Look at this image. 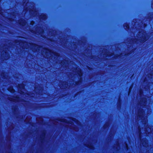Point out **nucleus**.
Segmentation results:
<instances>
[{
  "label": "nucleus",
  "instance_id": "f257e3e1",
  "mask_svg": "<svg viewBox=\"0 0 153 153\" xmlns=\"http://www.w3.org/2000/svg\"><path fill=\"white\" fill-rule=\"evenodd\" d=\"M146 112V110H145V111L144 112L142 109H140L137 111L136 114L137 116V120L138 121L141 120L142 122L144 125L145 126V134L147 135L148 134H150L151 135H152L151 133L152 131L153 130L152 127L151 126H148L147 127V125L146 124L147 123V116L145 115V112Z\"/></svg>",
  "mask_w": 153,
  "mask_h": 153
},
{
  "label": "nucleus",
  "instance_id": "f03ea898",
  "mask_svg": "<svg viewBox=\"0 0 153 153\" xmlns=\"http://www.w3.org/2000/svg\"><path fill=\"white\" fill-rule=\"evenodd\" d=\"M45 54L47 56L51 57H53V56H55V65L56 66L55 71V82L56 83H57V48L56 46L55 47L56 51L54 52L51 50L47 48H45Z\"/></svg>",
  "mask_w": 153,
  "mask_h": 153
},
{
  "label": "nucleus",
  "instance_id": "7ed1b4c3",
  "mask_svg": "<svg viewBox=\"0 0 153 153\" xmlns=\"http://www.w3.org/2000/svg\"><path fill=\"white\" fill-rule=\"evenodd\" d=\"M67 123L68 125H67L70 127V128L76 131L75 128V127L74 126H75V124L79 125V122L78 120L75 119H72L71 120V119L70 120H68Z\"/></svg>",
  "mask_w": 153,
  "mask_h": 153
},
{
  "label": "nucleus",
  "instance_id": "20e7f679",
  "mask_svg": "<svg viewBox=\"0 0 153 153\" xmlns=\"http://www.w3.org/2000/svg\"><path fill=\"white\" fill-rule=\"evenodd\" d=\"M141 129L139 127V134L140 136V139L141 140V143L142 145L145 147H147L148 146V142L147 141L146 139H144L143 140H141L142 137L143 136L142 135Z\"/></svg>",
  "mask_w": 153,
  "mask_h": 153
},
{
  "label": "nucleus",
  "instance_id": "39448f33",
  "mask_svg": "<svg viewBox=\"0 0 153 153\" xmlns=\"http://www.w3.org/2000/svg\"><path fill=\"white\" fill-rule=\"evenodd\" d=\"M142 34V35L141 36V41L142 42H145L146 40V33L144 31H143L141 32H140L139 33V36H140V35Z\"/></svg>",
  "mask_w": 153,
  "mask_h": 153
},
{
  "label": "nucleus",
  "instance_id": "423d86ee",
  "mask_svg": "<svg viewBox=\"0 0 153 153\" xmlns=\"http://www.w3.org/2000/svg\"><path fill=\"white\" fill-rule=\"evenodd\" d=\"M47 17L46 14L43 13L40 15L39 18L40 20H45L46 19Z\"/></svg>",
  "mask_w": 153,
  "mask_h": 153
},
{
  "label": "nucleus",
  "instance_id": "0eeeda50",
  "mask_svg": "<svg viewBox=\"0 0 153 153\" xmlns=\"http://www.w3.org/2000/svg\"><path fill=\"white\" fill-rule=\"evenodd\" d=\"M146 100L145 98H144L142 99V101L140 102V105L142 106L143 108H144L143 106H145L146 105Z\"/></svg>",
  "mask_w": 153,
  "mask_h": 153
},
{
  "label": "nucleus",
  "instance_id": "6e6552de",
  "mask_svg": "<svg viewBox=\"0 0 153 153\" xmlns=\"http://www.w3.org/2000/svg\"><path fill=\"white\" fill-rule=\"evenodd\" d=\"M26 23V22L25 20L22 18L21 19V21L19 22V25L22 26H24L25 25Z\"/></svg>",
  "mask_w": 153,
  "mask_h": 153
},
{
  "label": "nucleus",
  "instance_id": "1a4fd4ad",
  "mask_svg": "<svg viewBox=\"0 0 153 153\" xmlns=\"http://www.w3.org/2000/svg\"><path fill=\"white\" fill-rule=\"evenodd\" d=\"M59 86L62 89H65L67 88L68 86V85L67 84L66 82H63L62 85L59 84Z\"/></svg>",
  "mask_w": 153,
  "mask_h": 153
},
{
  "label": "nucleus",
  "instance_id": "9d476101",
  "mask_svg": "<svg viewBox=\"0 0 153 153\" xmlns=\"http://www.w3.org/2000/svg\"><path fill=\"white\" fill-rule=\"evenodd\" d=\"M55 36H56V39H55V44L56 46L57 47V39L56 38V36H57V29L56 28L55 29Z\"/></svg>",
  "mask_w": 153,
  "mask_h": 153
},
{
  "label": "nucleus",
  "instance_id": "9b49d317",
  "mask_svg": "<svg viewBox=\"0 0 153 153\" xmlns=\"http://www.w3.org/2000/svg\"><path fill=\"white\" fill-rule=\"evenodd\" d=\"M76 71L78 75L79 76H81L82 75V71L79 68L77 69L76 70Z\"/></svg>",
  "mask_w": 153,
  "mask_h": 153
},
{
  "label": "nucleus",
  "instance_id": "f8f14e48",
  "mask_svg": "<svg viewBox=\"0 0 153 153\" xmlns=\"http://www.w3.org/2000/svg\"><path fill=\"white\" fill-rule=\"evenodd\" d=\"M8 91L11 93H13L16 92L15 90L13 89V87H10L8 88Z\"/></svg>",
  "mask_w": 153,
  "mask_h": 153
},
{
  "label": "nucleus",
  "instance_id": "ddd939ff",
  "mask_svg": "<svg viewBox=\"0 0 153 153\" xmlns=\"http://www.w3.org/2000/svg\"><path fill=\"white\" fill-rule=\"evenodd\" d=\"M31 45H32L33 46L35 47H37L38 48H40L41 47V45H37L35 43H32L31 44Z\"/></svg>",
  "mask_w": 153,
  "mask_h": 153
},
{
  "label": "nucleus",
  "instance_id": "4468645a",
  "mask_svg": "<svg viewBox=\"0 0 153 153\" xmlns=\"http://www.w3.org/2000/svg\"><path fill=\"white\" fill-rule=\"evenodd\" d=\"M55 98L56 99L57 98V86L56 85L55 88Z\"/></svg>",
  "mask_w": 153,
  "mask_h": 153
},
{
  "label": "nucleus",
  "instance_id": "2eb2a0df",
  "mask_svg": "<svg viewBox=\"0 0 153 153\" xmlns=\"http://www.w3.org/2000/svg\"><path fill=\"white\" fill-rule=\"evenodd\" d=\"M124 27L125 29L126 30L128 29L129 27L128 25L127 24H124Z\"/></svg>",
  "mask_w": 153,
  "mask_h": 153
},
{
  "label": "nucleus",
  "instance_id": "dca6fc26",
  "mask_svg": "<svg viewBox=\"0 0 153 153\" xmlns=\"http://www.w3.org/2000/svg\"><path fill=\"white\" fill-rule=\"evenodd\" d=\"M35 23V22L34 21L32 20L30 22V25H33Z\"/></svg>",
  "mask_w": 153,
  "mask_h": 153
},
{
  "label": "nucleus",
  "instance_id": "f3484780",
  "mask_svg": "<svg viewBox=\"0 0 153 153\" xmlns=\"http://www.w3.org/2000/svg\"><path fill=\"white\" fill-rule=\"evenodd\" d=\"M13 97L16 98V100H18L19 99H20L19 97L18 96H13Z\"/></svg>",
  "mask_w": 153,
  "mask_h": 153
},
{
  "label": "nucleus",
  "instance_id": "a211bd4d",
  "mask_svg": "<svg viewBox=\"0 0 153 153\" xmlns=\"http://www.w3.org/2000/svg\"><path fill=\"white\" fill-rule=\"evenodd\" d=\"M16 109H17L16 108V107H15L14 108H13V111L14 112H15L16 111Z\"/></svg>",
  "mask_w": 153,
  "mask_h": 153
},
{
  "label": "nucleus",
  "instance_id": "6ab92c4d",
  "mask_svg": "<svg viewBox=\"0 0 153 153\" xmlns=\"http://www.w3.org/2000/svg\"><path fill=\"white\" fill-rule=\"evenodd\" d=\"M9 100L10 101H14V99H12L11 98H10Z\"/></svg>",
  "mask_w": 153,
  "mask_h": 153
},
{
  "label": "nucleus",
  "instance_id": "aec40b11",
  "mask_svg": "<svg viewBox=\"0 0 153 153\" xmlns=\"http://www.w3.org/2000/svg\"><path fill=\"white\" fill-rule=\"evenodd\" d=\"M147 108V113L148 112V114H149V112H150L151 111H150V109H149V108Z\"/></svg>",
  "mask_w": 153,
  "mask_h": 153
},
{
  "label": "nucleus",
  "instance_id": "412c9836",
  "mask_svg": "<svg viewBox=\"0 0 153 153\" xmlns=\"http://www.w3.org/2000/svg\"><path fill=\"white\" fill-rule=\"evenodd\" d=\"M57 99L56 100L55 105L56 106L57 105Z\"/></svg>",
  "mask_w": 153,
  "mask_h": 153
},
{
  "label": "nucleus",
  "instance_id": "4be33fe9",
  "mask_svg": "<svg viewBox=\"0 0 153 153\" xmlns=\"http://www.w3.org/2000/svg\"><path fill=\"white\" fill-rule=\"evenodd\" d=\"M33 10L32 9H30L29 10V12L30 13L33 12Z\"/></svg>",
  "mask_w": 153,
  "mask_h": 153
},
{
  "label": "nucleus",
  "instance_id": "5701e85b",
  "mask_svg": "<svg viewBox=\"0 0 153 153\" xmlns=\"http://www.w3.org/2000/svg\"><path fill=\"white\" fill-rule=\"evenodd\" d=\"M21 85H22L21 84H19L18 85L19 88H21Z\"/></svg>",
  "mask_w": 153,
  "mask_h": 153
},
{
  "label": "nucleus",
  "instance_id": "b1692460",
  "mask_svg": "<svg viewBox=\"0 0 153 153\" xmlns=\"http://www.w3.org/2000/svg\"><path fill=\"white\" fill-rule=\"evenodd\" d=\"M41 140L42 141L43 140L44 138H43V137H40Z\"/></svg>",
  "mask_w": 153,
  "mask_h": 153
},
{
  "label": "nucleus",
  "instance_id": "393cba45",
  "mask_svg": "<svg viewBox=\"0 0 153 153\" xmlns=\"http://www.w3.org/2000/svg\"><path fill=\"white\" fill-rule=\"evenodd\" d=\"M67 121V120H65V119L63 120V121L65 122H66Z\"/></svg>",
  "mask_w": 153,
  "mask_h": 153
},
{
  "label": "nucleus",
  "instance_id": "a878e982",
  "mask_svg": "<svg viewBox=\"0 0 153 153\" xmlns=\"http://www.w3.org/2000/svg\"><path fill=\"white\" fill-rule=\"evenodd\" d=\"M126 147L127 149H128V146L127 144H126Z\"/></svg>",
  "mask_w": 153,
  "mask_h": 153
},
{
  "label": "nucleus",
  "instance_id": "bb28decb",
  "mask_svg": "<svg viewBox=\"0 0 153 153\" xmlns=\"http://www.w3.org/2000/svg\"><path fill=\"white\" fill-rule=\"evenodd\" d=\"M42 134V136H43L45 135V134L44 133H43Z\"/></svg>",
  "mask_w": 153,
  "mask_h": 153
},
{
  "label": "nucleus",
  "instance_id": "cd10ccee",
  "mask_svg": "<svg viewBox=\"0 0 153 153\" xmlns=\"http://www.w3.org/2000/svg\"><path fill=\"white\" fill-rule=\"evenodd\" d=\"M142 94V92H140V96H141V95Z\"/></svg>",
  "mask_w": 153,
  "mask_h": 153
},
{
  "label": "nucleus",
  "instance_id": "c85d7f7f",
  "mask_svg": "<svg viewBox=\"0 0 153 153\" xmlns=\"http://www.w3.org/2000/svg\"><path fill=\"white\" fill-rule=\"evenodd\" d=\"M132 87H130L129 89L130 91Z\"/></svg>",
  "mask_w": 153,
  "mask_h": 153
},
{
  "label": "nucleus",
  "instance_id": "c756f323",
  "mask_svg": "<svg viewBox=\"0 0 153 153\" xmlns=\"http://www.w3.org/2000/svg\"><path fill=\"white\" fill-rule=\"evenodd\" d=\"M152 6H153V2L152 3Z\"/></svg>",
  "mask_w": 153,
  "mask_h": 153
},
{
  "label": "nucleus",
  "instance_id": "7c9ffc66",
  "mask_svg": "<svg viewBox=\"0 0 153 153\" xmlns=\"http://www.w3.org/2000/svg\"><path fill=\"white\" fill-rule=\"evenodd\" d=\"M21 92H22V93H24V92H23V91H21Z\"/></svg>",
  "mask_w": 153,
  "mask_h": 153
},
{
  "label": "nucleus",
  "instance_id": "2f4dec72",
  "mask_svg": "<svg viewBox=\"0 0 153 153\" xmlns=\"http://www.w3.org/2000/svg\"><path fill=\"white\" fill-rule=\"evenodd\" d=\"M58 121L59 120V119L58 118Z\"/></svg>",
  "mask_w": 153,
  "mask_h": 153
},
{
  "label": "nucleus",
  "instance_id": "473e14b6",
  "mask_svg": "<svg viewBox=\"0 0 153 153\" xmlns=\"http://www.w3.org/2000/svg\"><path fill=\"white\" fill-rule=\"evenodd\" d=\"M146 81V80L145 79V81H144V82H145Z\"/></svg>",
  "mask_w": 153,
  "mask_h": 153
},
{
  "label": "nucleus",
  "instance_id": "72a5a7b5",
  "mask_svg": "<svg viewBox=\"0 0 153 153\" xmlns=\"http://www.w3.org/2000/svg\"><path fill=\"white\" fill-rule=\"evenodd\" d=\"M57 8V7H56V9Z\"/></svg>",
  "mask_w": 153,
  "mask_h": 153
},
{
  "label": "nucleus",
  "instance_id": "f704fd0d",
  "mask_svg": "<svg viewBox=\"0 0 153 153\" xmlns=\"http://www.w3.org/2000/svg\"><path fill=\"white\" fill-rule=\"evenodd\" d=\"M56 22H57V21H56Z\"/></svg>",
  "mask_w": 153,
  "mask_h": 153
},
{
  "label": "nucleus",
  "instance_id": "c9c22d12",
  "mask_svg": "<svg viewBox=\"0 0 153 153\" xmlns=\"http://www.w3.org/2000/svg\"><path fill=\"white\" fill-rule=\"evenodd\" d=\"M58 57L59 56V54H58Z\"/></svg>",
  "mask_w": 153,
  "mask_h": 153
},
{
  "label": "nucleus",
  "instance_id": "e433bc0d",
  "mask_svg": "<svg viewBox=\"0 0 153 153\" xmlns=\"http://www.w3.org/2000/svg\"><path fill=\"white\" fill-rule=\"evenodd\" d=\"M1 11V10L0 9V12Z\"/></svg>",
  "mask_w": 153,
  "mask_h": 153
}]
</instances>
